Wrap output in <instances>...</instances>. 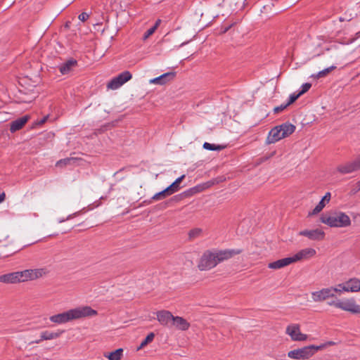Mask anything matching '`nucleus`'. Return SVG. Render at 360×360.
Returning <instances> with one entry per match:
<instances>
[{"label":"nucleus","instance_id":"2","mask_svg":"<svg viewBox=\"0 0 360 360\" xmlns=\"http://www.w3.org/2000/svg\"><path fill=\"white\" fill-rule=\"evenodd\" d=\"M96 314V311L91 309L90 307H79L60 314L53 315L50 316L49 319L53 323L63 324L75 319L86 316H92Z\"/></svg>","mask_w":360,"mask_h":360},{"label":"nucleus","instance_id":"46","mask_svg":"<svg viewBox=\"0 0 360 360\" xmlns=\"http://www.w3.org/2000/svg\"><path fill=\"white\" fill-rule=\"evenodd\" d=\"M47 119H48V116L44 117L41 120L40 123H41V124L44 123V122L46 121V120H47Z\"/></svg>","mask_w":360,"mask_h":360},{"label":"nucleus","instance_id":"27","mask_svg":"<svg viewBox=\"0 0 360 360\" xmlns=\"http://www.w3.org/2000/svg\"><path fill=\"white\" fill-rule=\"evenodd\" d=\"M226 147V145L214 144L208 142H205L203 144V148L213 151H220L224 149Z\"/></svg>","mask_w":360,"mask_h":360},{"label":"nucleus","instance_id":"43","mask_svg":"<svg viewBox=\"0 0 360 360\" xmlns=\"http://www.w3.org/2000/svg\"><path fill=\"white\" fill-rule=\"evenodd\" d=\"M174 78H162V84H166L167 82H168L170 80H172Z\"/></svg>","mask_w":360,"mask_h":360},{"label":"nucleus","instance_id":"33","mask_svg":"<svg viewBox=\"0 0 360 360\" xmlns=\"http://www.w3.org/2000/svg\"><path fill=\"white\" fill-rule=\"evenodd\" d=\"M202 230L200 229H194L190 231L189 232V238H194L200 236Z\"/></svg>","mask_w":360,"mask_h":360},{"label":"nucleus","instance_id":"10","mask_svg":"<svg viewBox=\"0 0 360 360\" xmlns=\"http://www.w3.org/2000/svg\"><path fill=\"white\" fill-rule=\"evenodd\" d=\"M316 254V251L315 249L311 248H307L300 250L293 256H291V259L292 262L295 263L301 260L309 259L314 257Z\"/></svg>","mask_w":360,"mask_h":360},{"label":"nucleus","instance_id":"23","mask_svg":"<svg viewBox=\"0 0 360 360\" xmlns=\"http://www.w3.org/2000/svg\"><path fill=\"white\" fill-rule=\"evenodd\" d=\"M174 77H175V72H166L158 77L150 79L149 81V82H150V84L162 85V78H167V77L174 78Z\"/></svg>","mask_w":360,"mask_h":360},{"label":"nucleus","instance_id":"49","mask_svg":"<svg viewBox=\"0 0 360 360\" xmlns=\"http://www.w3.org/2000/svg\"><path fill=\"white\" fill-rule=\"evenodd\" d=\"M229 27L226 28L224 32H226L228 30Z\"/></svg>","mask_w":360,"mask_h":360},{"label":"nucleus","instance_id":"12","mask_svg":"<svg viewBox=\"0 0 360 360\" xmlns=\"http://www.w3.org/2000/svg\"><path fill=\"white\" fill-rule=\"evenodd\" d=\"M173 318L174 316L169 311L162 310L157 312V319L164 326L172 328Z\"/></svg>","mask_w":360,"mask_h":360},{"label":"nucleus","instance_id":"26","mask_svg":"<svg viewBox=\"0 0 360 360\" xmlns=\"http://www.w3.org/2000/svg\"><path fill=\"white\" fill-rule=\"evenodd\" d=\"M184 178L185 175H181V176L177 178L170 186L167 187L172 194L179 191V189L181 188L180 184Z\"/></svg>","mask_w":360,"mask_h":360},{"label":"nucleus","instance_id":"21","mask_svg":"<svg viewBox=\"0 0 360 360\" xmlns=\"http://www.w3.org/2000/svg\"><path fill=\"white\" fill-rule=\"evenodd\" d=\"M123 349L119 348L111 352H105L103 356L108 360H120L123 356Z\"/></svg>","mask_w":360,"mask_h":360},{"label":"nucleus","instance_id":"40","mask_svg":"<svg viewBox=\"0 0 360 360\" xmlns=\"http://www.w3.org/2000/svg\"><path fill=\"white\" fill-rule=\"evenodd\" d=\"M340 300H332V301H330L328 302V304L329 306H331V307H335L336 308H338V306L340 304Z\"/></svg>","mask_w":360,"mask_h":360},{"label":"nucleus","instance_id":"31","mask_svg":"<svg viewBox=\"0 0 360 360\" xmlns=\"http://www.w3.org/2000/svg\"><path fill=\"white\" fill-rule=\"evenodd\" d=\"M155 335L153 333H149L146 338L141 342L140 346L138 347V350L145 347L147 344L152 342L154 339Z\"/></svg>","mask_w":360,"mask_h":360},{"label":"nucleus","instance_id":"17","mask_svg":"<svg viewBox=\"0 0 360 360\" xmlns=\"http://www.w3.org/2000/svg\"><path fill=\"white\" fill-rule=\"evenodd\" d=\"M330 197V193L327 192L318 203V205L314 207V209L309 213V216L315 215L319 213L324 208L326 205L329 202Z\"/></svg>","mask_w":360,"mask_h":360},{"label":"nucleus","instance_id":"13","mask_svg":"<svg viewBox=\"0 0 360 360\" xmlns=\"http://www.w3.org/2000/svg\"><path fill=\"white\" fill-rule=\"evenodd\" d=\"M300 236L307 237L310 240H322L325 236V233L320 229H316L312 230H303L299 233Z\"/></svg>","mask_w":360,"mask_h":360},{"label":"nucleus","instance_id":"9","mask_svg":"<svg viewBox=\"0 0 360 360\" xmlns=\"http://www.w3.org/2000/svg\"><path fill=\"white\" fill-rule=\"evenodd\" d=\"M360 170V167L356 160H354L339 165L337 171L341 174H348Z\"/></svg>","mask_w":360,"mask_h":360},{"label":"nucleus","instance_id":"6","mask_svg":"<svg viewBox=\"0 0 360 360\" xmlns=\"http://www.w3.org/2000/svg\"><path fill=\"white\" fill-rule=\"evenodd\" d=\"M22 282L27 281H33L39 278L48 274V270L46 268H39L34 269H26L20 271Z\"/></svg>","mask_w":360,"mask_h":360},{"label":"nucleus","instance_id":"15","mask_svg":"<svg viewBox=\"0 0 360 360\" xmlns=\"http://www.w3.org/2000/svg\"><path fill=\"white\" fill-rule=\"evenodd\" d=\"M0 282L6 284L22 283L20 271L12 272L0 276Z\"/></svg>","mask_w":360,"mask_h":360},{"label":"nucleus","instance_id":"48","mask_svg":"<svg viewBox=\"0 0 360 360\" xmlns=\"http://www.w3.org/2000/svg\"><path fill=\"white\" fill-rule=\"evenodd\" d=\"M65 220H66V219H59V220H58V222H59V223H63V222H64Z\"/></svg>","mask_w":360,"mask_h":360},{"label":"nucleus","instance_id":"11","mask_svg":"<svg viewBox=\"0 0 360 360\" xmlns=\"http://www.w3.org/2000/svg\"><path fill=\"white\" fill-rule=\"evenodd\" d=\"M311 299L315 302H322L330 298H333L329 287L321 288L319 290L311 293Z\"/></svg>","mask_w":360,"mask_h":360},{"label":"nucleus","instance_id":"30","mask_svg":"<svg viewBox=\"0 0 360 360\" xmlns=\"http://www.w3.org/2000/svg\"><path fill=\"white\" fill-rule=\"evenodd\" d=\"M122 85L117 80L115 77H113L108 84H107V88L108 89H112V90H116L121 87Z\"/></svg>","mask_w":360,"mask_h":360},{"label":"nucleus","instance_id":"7","mask_svg":"<svg viewBox=\"0 0 360 360\" xmlns=\"http://www.w3.org/2000/svg\"><path fill=\"white\" fill-rule=\"evenodd\" d=\"M338 309L352 314H360V305L356 304L354 298L340 300Z\"/></svg>","mask_w":360,"mask_h":360},{"label":"nucleus","instance_id":"14","mask_svg":"<svg viewBox=\"0 0 360 360\" xmlns=\"http://www.w3.org/2000/svg\"><path fill=\"white\" fill-rule=\"evenodd\" d=\"M342 290L345 292H358L360 291V279L357 278H352L343 283Z\"/></svg>","mask_w":360,"mask_h":360},{"label":"nucleus","instance_id":"45","mask_svg":"<svg viewBox=\"0 0 360 360\" xmlns=\"http://www.w3.org/2000/svg\"><path fill=\"white\" fill-rule=\"evenodd\" d=\"M77 214V212H75V213H74L73 214H70V215L67 217V219H67V220H68V219H71L73 216H76Z\"/></svg>","mask_w":360,"mask_h":360},{"label":"nucleus","instance_id":"18","mask_svg":"<svg viewBox=\"0 0 360 360\" xmlns=\"http://www.w3.org/2000/svg\"><path fill=\"white\" fill-rule=\"evenodd\" d=\"M292 263L293 262L291 259V257H288L278 259V260L273 262H270L268 264V267L269 269H281L286 266H288Z\"/></svg>","mask_w":360,"mask_h":360},{"label":"nucleus","instance_id":"29","mask_svg":"<svg viewBox=\"0 0 360 360\" xmlns=\"http://www.w3.org/2000/svg\"><path fill=\"white\" fill-rule=\"evenodd\" d=\"M336 68L335 65H331L327 68L323 69V70L319 71L316 75H312V77L315 78H321L326 76L328 74H329L332 70H335Z\"/></svg>","mask_w":360,"mask_h":360},{"label":"nucleus","instance_id":"35","mask_svg":"<svg viewBox=\"0 0 360 360\" xmlns=\"http://www.w3.org/2000/svg\"><path fill=\"white\" fill-rule=\"evenodd\" d=\"M335 343L333 342L329 341L320 345H315V350L317 352L319 350L324 349L327 346L333 345Z\"/></svg>","mask_w":360,"mask_h":360},{"label":"nucleus","instance_id":"41","mask_svg":"<svg viewBox=\"0 0 360 360\" xmlns=\"http://www.w3.org/2000/svg\"><path fill=\"white\" fill-rule=\"evenodd\" d=\"M160 23H161V20L158 19V20L156 21L155 24L154 25L153 27H154L155 30H157V28L159 27V25H160Z\"/></svg>","mask_w":360,"mask_h":360},{"label":"nucleus","instance_id":"22","mask_svg":"<svg viewBox=\"0 0 360 360\" xmlns=\"http://www.w3.org/2000/svg\"><path fill=\"white\" fill-rule=\"evenodd\" d=\"M63 331L51 332L45 330L41 333V340H50L59 338Z\"/></svg>","mask_w":360,"mask_h":360},{"label":"nucleus","instance_id":"42","mask_svg":"<svg viewBox=\"0 0 360 360\" xmlns=\"http://www.w3.org/2000/svg\"><path fill=\"white\" fill-rule=\"evenodd\" d=\"M6 195L4 193H0V203L4 201Z\"/></svg>","mask_w":360,"mask_h":360},{"label":"nucleus","instance_id":"24","mask_svg":"<svg viewBox=\"0 0 360 360\" xmlns=\"http://www.w3.org/2000/svg\"><path fill=\"white\" fill-rule=\"evenodd\" d=\"M172 193V192L169 190V188L167 187L165 189H164L163 191H160V192H158L157 193H155L152 198H151V200H153V201H158V200H163L165 198H166L167 197L171 195Z\"/></svg>","mask_w":360,"mask_h":360},{"label":"nucleus","instance_id":"39","mask_svg":"<svg viewBox=\"0 0 360 360\" xmlns=\"http://www.w3.org/2000/svg\"><path fill=\"white\" fill-rule=\"evenodd\" d=\"M89 17V15L85 12L82 13L80 15H79L78 18L79 20L84 22L86 21Z\"/></svg>","mask_w":360,"mask_h":360},{"label":"nucleus","instance_id":"16","mask_svg":"<svg viewBox=\"0 0 360 360\" xmlns=\"http://www.w3.org/2000/svg\"><path fill=\"white\" fill-rule=\"evenodd\" d=\"M174 327L177 330H186L190 327V323L184 318L181 316H174L172 328Z\"/></svg>","mask_w":360,"mask_h":360},{"label":"nucleus","instance_id":"44","mask_svg":"<svg viewBox=\"0 0 360 360\" xmlns=\"http://www.w3.org/2000/svg\"><path fill=\"white\" fill-rule=\"evenodd\" d=\"M43 340H41V338L38 340H36L34 341H32L31 342H30V345L31 344H34V343H36V344H39Z\"/></svg>","mask_w":360,"mask_h":360},{"label":"nucleus","instance_id":"5","mask_svg":"<svg viewBox=\"0 0 360 360\" xmlns=\"http://www.w3.org/2000/svg\"><path fill=\"white\" fill-rule=\"evenodd\" d=\"M316 351L315 345H309L302 348L293 349L288 353V356L294 359H308L312 356Z\"/></svg>","mask_w":360,"mask_h":360},{"label":"nucleus","instance_id":"37","mask_svg":"<svg viewBox=\"0 0 360 360\" xmlns=\"http://www.w3.org/2000/svg\"><path fill=\"white\" fill-rule=\"evenodd\" d=\"M288 105V104L286 103H283L278 106H276L274 108V112L275 113H278L281 111H283V110H285Z\"/></svg>","mask_w":360,"mask_h":360},{"label":"nucleus","instance_id":"28","mask_svg":"<svg viewBox=\"0 0 360 360\" xmlns=\"http://www.w3.org/2000/svg\"><path fill=\"white\" fill-rule=\"evenodd\" d=\"M343 286H344L343 283H342L338 284L335 286L329 287L330 294H331L333 298L335 297V293L340 295L343 292H345V290H342V288H343Z\"/></svg>","mask_w":360,"mask_h":360},{"label":"nucleus","instance_id":"25","mask_svg":"<svg viewBox=\"0 0 360 360\" xmlns=\"http://www.w3.org/2000/svg\"><path fill=\"white\" fill-rule=\"evenodd\" d=\"M117 80L120 83L122 86L124 84L130 80L132 77V75L129 71H124L122 73L119 74L117 77H115Z\"/></svg>","mask_w":360,"mask_h":360},{"label":"nucleus","instance_id":"4","mask_svg":"<svg viewBox=\"0 0 360 360\" xmlns=\"http://www.w3.org/2000/svg\"><path fill=\"white\" fill-rule=\"evenodd\" d=\"M320 221L330 227L345 228L351 225L349 217L345 212H338L333 214H322Z\"/></svg>","mask_w":360,"mask_h":360},{"label":"nucleus","instance_id":"32","mask_svg":"<svg viewBox=\"0 0 360 360\" xmlns=\"http://www.w3.org/2000/svg\"><path fill=\"white\" fill-rule=\"evenodd\" d=\"M75 160L73 158H65L60 160L56 162V166L61 167L63 165H67L71 164Z\"/></svg>","mask_w":360,"mask_h":360},{"label":"nucleus","instance_id":"8","mask_svg":"<svg viewBox=\"0 0 360 360\" xmlns=\"http://www.w3.org/2000/svg\"><path fill=\"white\" fill-rule=\"evenodd\" d=\"M285 333L293 341H305L307 339V335L301 333L298 324L292 323L288 325L286 328Z\"/></svg>","mask_w":360,"mask_h":360},{"label":"nucleus","instance_id":"36","mask_svg":"<svg viewBox=\"0 0 360 360\" xmlns=\"http://www.w3.org/2000/svg\"><path fill=\"white\" fill-rule=\"evenodd\" d=\"M301 95L298 94H292L289 96V101L287 102L288 105L294 103Z\"/></svg>","mask_w":360,"mask_h":360},{"label":"nucleus","instance_id":"38","mask_svg":"<svg viewBox=\"0 0 360 360\" xmlns=\"http://www.w3.org/2000/svg\"><path fill=\"white\" fill-rule=\"evenodd\" d=\"M155 30H155L153 27H152L151 28H150V29H149V30H148L145 33V34L143 35V39H146L148 38L150 35H152V34L155 32Z\"/></svg>","mask_w":360,"mask_h":360},{"label":"nucleus","instance_id":"34","mask_svg":"<svg viewBox=\"0 0 360 360\" xmlns=\"http://www.w3.org/2000/svg\"><path fill=\"white\" fill-rule=\"evenodd\" d=\"M311 84L310 83H304L301 86V90L299 92L300 95L304 94L307 91H309V89L311 88Z\"/></svg>","mask_w":360,"mask_h":360},{"label":"nucleus","instance_id":"1","mask_svg":"<svg viewBox=\"0 0 360 360\" xmlns=\"http://www.w3.org/2000/svg\"><path fill=\"white\" fill-rule=\"evenodd\" d=\"M241 252L239 249L213 250L205 251L198 263L200 271H207L215 267L219 263L228 260Z\"/></svg>","mask_w":360,"mask_h":360},{"label":"nucleus","instance_id":"19","mask_svg":"<svg viewBox=\"0 0 360 360\" xmlns=\"http://www.w3.org/2000/svg\"><path fill=\"white\" fill-rule=\"evenodd\" d=\"M28 120H29V116L25 115V116H23L19 119H17V120L13 121L11 123V126H10L11 131L15 132V131L20 129L24 126V124L28 121Z\"/></svg>","mask_w":360,"mask_h":360},{"label":"nucleus","instance_id":"20","mask_svg":"<svg viewBox=\"0 0 360 360\" xmlns=\"http://www.w3.org/2000/svg\"><path fill=\"white\" fill-rule=\"evenodd\" d=\"M77 64V60L74 59H70L67 60L65 63L62 64L59 67V70L61 74L66 75L72 70L73 67H75Z\"/></svg>","mask_w":360,"mask_h":360},{"label":"nucleus","instance_id":"47","mask_svg":"<svg viewBox=\"0 0 360 360\" xmlns=\"http://www.w3.org/2000/svg\"><path fill=\"white\" fill-rule=\"evenodd\" d=\"M356 188L358 190H360V181L356 183Z\"/></svg>","mask_w":360,"mask_h":360},{"label":"nucleus","instance_id":"3","mask_svg":"<svg viewBox=\"0 0 360 360\" xmlns=\"http://www.w3.org/2000/svg\"><path fill=\"white\" fill-rule=\"evenodd\" d=\"M295 130V127L289 122L283 123L271 129L267 136L266 143H274L283 138L292 134Z\"/></svg>","mask_w":360,"mask_h":360}]
</instances>
